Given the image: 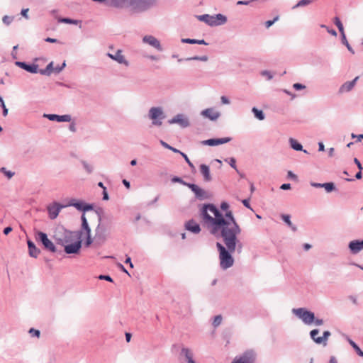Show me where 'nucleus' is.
Returning a JSON list of instances; mask_svg holds the SVG:
<instances>
[{
	"label": "nucleus",
	"mask_w": 363,
	"mask_h": 363,
	"mask_svg": "<svg viewBox=\"0 0 363 363\" xmlns=\"http://www.w3.org/2000/svg\"><path fill=\"white\" fill-rule=\"evenodd\" d=\"M201 216L211 234L216 236L220 235L223 238L228 250L220 242L216 243L220 265L223 269L230 268L234 263L231 253L235 251L238 244L240 251L242 249V245L237 238L241 233L240 226L231 212H228L224 218L213 204L203 205Z\"/></svg>",
	"instance_id": "1"
},
{
	"label": "nucleus",
	"mask_w": 363,
	"mask_h": 363,
	"mask_svg": "<svg viewBox=\"0 0 363 363\" xmlns=\"http://www.w3.org/2000/svg\"><path fill=\"white\" fill-rule=\"evenodd\" d=\"M82 233L62 230L55 233L57 242L65 247L67 254H77L82 247L81 236Z\"/></svg>",
	"instance_id": "2"
},
{
	"label": "nucleus",
	"mask_w": 363,
	"mask_h": 363,
	"mask_svg": "<svg viewBox=\"0 0 363 363\" xmlns=\"http://www.w3.org/2000/svg\"><path fill=\"white\" fill-rule=\"evenodd\" d=\"M292 313L301 319L305 324L311 325L315 320L314 313L304 308H294Z\"/></svg>",
	"instance_id": "3"
},
{
	"label": "nucleus",
	"mask_w": 363,
	"mask_h": 363,
	"mask_svg": "<svg viewBox=\"0 0 363 363\" xmlns=\"http://www.w3.org/2000/svg\"><path fill=\"white\" fill-rule=\"evenodd\" d=\"M35 236V240L37 241L41 242L46 250H50L52 252H56V247L55 245L50 239H48L47 235L45 233L37 231Z\"/></svg>",
	"instance_id": "4"
},
{
	"label": "nucleus",
	"mask_w": 363,
	"mask_h": 363,
	"mask_svg": "<svg viewBox=\"0 0 363 363\" xmlns=\"http://www.w3.org/2000/svg\"><path fill=\"white\" fill-rule=\"evenodd\" d=\"M149 116L155 125H161V120L164 118L162 110L159 107L151 108L149 111Z\"/></svg>",
	"instance_id": "5"
},
{
	"label": "nucleus",
	"mask_w": 363,
	"mask_h": 363,
	"mask_svg": "<svg viewBox=\"0 0 363 363\" xmlns=\"http://www.w3.org/2000/svg\"><path fill=\"white\" fill-rule=\"evenodd\" d=\"M319 330L318 329L312 330L310 333L311 337L317 344H322L324 346L327 345L328 337L330 336L329 331H325L323 336L315 337V335H318Z\"/></svg>",
	"instance_id": "6"
},
{
	"label": "nucleus",
	"mask_w": 363,
	"mask_h": 363,
	"mask_svg": "<svg viewBox=\"0 0 363 363\" xmlns=\"http://www.w3.org/2000/svg\"><path fill=\"white\" fill-rule=\"evenodd\" d=\"M65 206H62L57 202H54L49 206H48V211L49 213V217L51 219H55L57 217L60 210L64 208Z\"/></svg>",
	"instance_id": "7"
},
{
	"label": "nucleus",
	"mask_w": 363,
	"mask_h": 363,
	"mask_svg": "<svg viewBox=\"0 0 363 363\" xmlns=\"http://www.w3.org/2000/svg\"><path fill=\"white\" fill-rule=\"evenodd\" d=\"M254 360V354L251 352H246L242 356L236 357L232 363H253Z\"/></svg>",
	"instance_id": "8"
},
{
	"label": "nucleus",
	"mask_w": 363,
	"mask_h": 363,
	"mask_svg": "<svg viewBox=\"0 0 363 363\" xmlns=\"http://www.w3.org/2000/svg\"><path fill=\"white\" fill-rule=\"evenodd\" d=\"M74 206L79 211H86L92 209V206L89 204H86L83 201H77L76 199H72L69 203L66 206Z\"/></svg>",
	"instance_id": "9"
},
{
	"label": "nucleus",
	"mask_w": 363,
	"mask_h": 363,
	"mask_svg": "<svg viewBox=\"0 0 363 363\" xmlns=\"http://www.w3.org/2000/svg\"><path fill=\"white\" fill-rule=\"evenodd\" d=\"M82 229L85 230V234L86 235V240L85 242V245L86 247H89L92 243V239L91 238V229L88 225L87 220L85 218V216L83 215L82 216Z\"/></svg>",
	"instance_id": "10"
},
{
	"label": "nucleus",
	"mask_w": 363,
	"mask_h": 363,
	"mask_svg": "<svg viewBox=\"0 0 363 363\" xmlns=\"http://www.w3.org/2000/svg\"><path fill=\"white\" fill-rule=\"evenodd\" d=\"M184 184L187 186L195 194L196 196L199 199H203L206 196V191L200 188L199 186L194 184H188L183 182Z\"/></svg>",
	"instance_id": "11"
},
{
	"label": "nucleus",
	"mask_w": 363,
	"mask_h": 363,
	"mask_svg": "<svg viewBox=\"0 0 363 363\" xmlns=\"http://www.w3.org/2000/svg\"><path fill=\"white\" fill-rule=\"evenodd\" d=\"M231 140L230 138H218V139H208L206 140H203L201 142L203 145H209V146H216L222 145L224 143H227Z\"/></svg>",
	"instance_id": "12"
},
{
	"label": "nucleus",
	"mask_w": 363,
	"mask_h": 363,
	"mask_svg": "<svg viewBox=\"0 0 363 363\" xmlns=\"http://www.w3.org/2000/svg\"><path fill=\"white\" fill-rule=\"evenodd\" d=\"M143 42L147 43L148 45L154 47L157 50L161 51L162 50L160 41L152 35H145L143 39Z\"/></svg>",
	"instance_id": "13"
},
{
	"label": "nucleus",
	"mask_w": 363,
	"mask_h": 363,
	"mask_svg": "<svg viewBox=\"0 0 363 363\" xmlns=\"http://www.w3.org/2000/svg\"><path fill=\"white\" fill-rule=\"evenodd\" d=\"M201 115L203 117L210 119L211 121H216V119H218L219 118L220 113L216 111L214 108H206V109L203 110L201 112Z\"/></svg>",
	"instance_id": "14"
},
{
	"label": "nucleus",
	"mask_w": 363,
	"mask_h": 363,
	"mask_svg": "<svg viewBox=\"0 0 363 363\" xmlns=\"http://www.w3.org/2000/svg\"><path fill=\"white\" fill-rule=\"evenodd\" d=\"M169 123H178L182 127H187L189 125V121L183 115L179 114L169 121Z\"/></svg>",
	"instance_id": "15"
},
{
	"label": "nucleus",
	"mask_w": 363,
	"mask_h": 363,
	"mask_svg": "<svg viewBox=\"0 0 363 363\" xmlns=\"http://www.w3.org/2000/svg\"><path fill=\"white\" fill-rule=\"evenodd\" d=\"M16 64L17 66L26 70L28 72L37 73L38 72V66L37 65H27L26 63L23 62H16Z\"/></svg>",
	"instance_id": "16"
},
{
	"label": "nucleus",
	"mask_w": 363,
	"mask_h": 363,
	"mask_svg": "<svg viewBox=\"0 0 363 363\" xmlns=\"http://www.w3.org/2000/svg\"><path fill=\"white\" fill-rule=\"evenodd\" d=\"M108 56L111 58L112 60H114L117 61L120 64H124L125 65H128V62L125 60V57L122 55V50H118L116 52L115 55H112L108 53Z\"/></svg>",
	"instance_id": "17"
},
{
	"label": "nucleus",
	"mask_w": 363,
	"mask_h": 363,
	"mask_svg": "<svg viewBox=\"0 0 363 363\" xmlns=\"http://www.w3.org/2000/svg\"><path fill=\"white\" fill-rule=\"evenodd\" d=\"M349 248L353 254H357L359 251L363 249V240L362 241L359 240H353L351 241L349 244Z\"/></svg>",
	"instance_id": "18"
},
{
	"label": "nucleus",
	"mask_w": 363,
	"mask_h": 363,
	"mask_svg": "<svg viewBox=\"0 0 363 363\" xmlns=\"http://www.w3.org/2000/svg\"><path fill=\"white\" fill-rule=\"evenodd\" d=\"M185 228L194 233H199L201 231L200 225L194 220H190L185 223Z\"/></svg>",
	"instance_id": "19"
},
{
	"label": "nucleus",
	"mask_w": 363,
	"mask_h": 363,
	"mask_svg": "<svg viewBox=\"0 0 363 363\" xmlns=\"http://www.w3.org/2000/svg\"><path fill=\"white\" fill-rule=\"evenodd\" d=\"M50 121H56L58 122H69L71 121V116L69 115L58 116L55 114L45 115Z\"/></svg>",
	"instance_id": "20"
},
{
	"label": "nucleus",
	"mask_w": 363,
	"mask_h": 363,
	"mask_svg": "<svg viewBox=\"0 0 363 363\" xmlns=\"http://www.w3.org/2000/svg\"><path fill=\"white\" fill-rule=\"evenodd\" d=\"M359 79V77H355L352 81L351 82H347L344 83L341 87L340 88V93H345L350 91L355 85V83L357 80Z\"/></svg>",
	"instance_id": "21"
},
{
	"label": "nucleus",
	"mask_w": 363,
	"mask_h": 363,
	"mask_svg": "<svg viewBox=\"0 0 363 363\" xmlns=\"http://www.w3.org/2000/svg\"><path fill=\"white\" fill-rule=\"evenodd\" d=\"M28 247L29 250V255L31 257H37L40 254V250L37 248L35 244L30 240L28 241Z\"/></svg>",
	"instance_id": "22"
},
{
	"label": "nucleus",
	"mask_w": 363,
	"mask_h": 363,
	"mask_svg": "<svg viewBox=\"0 0 363 363\" xmlns=\"http://www.w3.org/2000/svg\"><path fill=\"white\" fill-rule=\"evenodd\" d=\"M200 172L203 174L205 181L209 182L211 180V176L208 166L206 164H201L200 166Z\"/></svg>",
	"instance_id": "23"
},
{
	"label": "nucleus",
	"mask_w": 363,
	"mask_h": 363,
	"mask_svg": "<svg viewBox=\"0 0 363 363\" xmlns=\"http://www.w3.org/2000/svg\"><path fill=\"white\" fill-rule=\"evenodd\" d=\"M198 18H199V20L205 22L210 26H216V23L214 21L213 16L205 14V15L199 16Z\"/></svg>",
	"instance_id": "24"
},
{
	"label": "nucleus",
	"mask_w": 363,
	"mask_h": 363,
	"mask_svg": "<svg viewBox=\"0 0 363 363\" xmlns=\"http://www.w3.org/2000/svg\"><path fill=\"white\" fill-rule=\"evenodd\" d=\"M182 352L184 354V356L187 360V363H196L193 360L192 354L189 349L184 348V349H182Z\"/></svg>",
	"instance_id": "25"
},
{
	"label": "nucleus",
	"mask_w": 363,
	"mask_h": 363,
	"mask_svg": "<svg viewBox=\"0 0 363 363\" xmlns=\"http://www.w3.org/2000/svg\"><path fill=\"white\" fill-rule=\"evenodd\" d=\"M213 18L216 23V26L224 24L227 21L226 17L222 14L213 16Z\"/></svg>",
	"instance_id": "26"
},
{
	"label": "nucleus",
	"mask_w": 363,
	"mask_h": 363,
	"mask_svg": "<svg viewBox=\"0 0 363 363\" xmlns=\"http://www.w3.org/2000/svg\"><path fill=\"white\" fill-rule=\"evenodd\" d=\"M334 23L337 27L339 31L341 33V35L345 34L343 25L338 17H335L334 18Z\"/></svg>",
	"instance_id": "27"
},
{
	"label": "nucleus",
	"mask_w": 363,
	"mask_h": 363,
	"mask_svg": "<svg viewBox=\"0 0 363 363\" xmlns=\"http://www.w3.org/2000/svg\"><path fill=\"white\" fill-rule=\"evenodd\" d=\"M290 144L293 149L296 150H302V145L300 143H298L296 140L291 138Z\"/></svg>",
	"instance_id": "28"
},
{
	"label": "nucleus",
	"mask_w": 363,
	"mask_h": 363,
	"mask_svg": "<svg viewBox=\"0 0 363 363\" xmlns=\"http://www.w3.org/2000/svg\"><path fill=\"white\" fill-rule=\"evenodd\" d=\"M252 112L254 113L256 118H257L259 120H264V115L262 111L258 110L256 108H252Z\"/></svg>",
	"instance_id": "29"
},
{
	"label": "nucleus",
	"mask_w": 363,
	"mask_h": 363,
	"mask_svg": "<svg viewBox=\"0 0 363 363\" xmlns=\"http://www.w3.org/2000/svg\"><path fill=\"white\" fill-rule=\"evenodd\" d=\"M282 219L283 220L287 223V225L291 227L292 228L293 230H296V228L294 227L292 224V223L291 222V220H290V216L289 215H282Z\"/></svg>",
	"instance_id": "30"
},
{
	"label": "nucleus",
	"mask_w": 363,
	"mask_h": 363,
	"mask_svg": "<svg viewBox=\"0 0 363 363\" xmlns=\"http://www.w3.org/2000/svg\"><path fill=\"white\" fill-rule=\"evenodd\" d=\"M220 208L222 211H225V215H223L220 212H219L224 218L225 217L226 213L228 212H231L233 213V212L231 211L228 210L229 205L227 202H222L220 204ZM218 211H220L218 210Z\"/></svg>",
	"instance_id": "31"
},
{
	"label": "nucleus",
	"mask_w": 363,
	"mask_h": 363,
	"mask_svg": "<svg viewBox=\"0 0 363 363\" xmlns=\"http://www.w3.org/2000/svg\"><path fill=\"white\" fill-rule=\"evenodd\" d=\"M321 187L324 188L327 192H330L335 189L334 184L332 182L324 183L321 185Z\"/></svg>",
	"instance_id": "32"
},
{
	"label": "nucleus",
	"mask_w": 363,
	"mask_h": 363,
	"mask_svg": "<svg viewBox=\"0 0 363 363\" xmlns=\"http://www.w3.org/2000/svg\"><path fill=\"white\" fill-rule=\"evenodd\" d=\"M342 42L344 45H346L347 48L348 49L349 51H350L352 54L354 53V50H352V48L350 47L347 38H346V36H345V34H343L342 35Z\"/></svg>",
	"instance_id": "33"
},
{
	"label": "nucleus",
	"mask_w": 363,
	"mask_h": 363,
	"mask_svg": "<svg viewBox=\"0 0 363 363\" xmlns=\"http://www.w3.org/2000/svg\"><path fill=\"white\" fill-rule=\"evenodd\" d=\"M312 2L311 0H301L299 1L297 4H296L294 6V9H296V8H298V7H300V6H306V5H308L310 4Z\"/></svg>",
	"instance_id": "34"
},
{
	"label": "nucleus",
	"mask_w": 363,
	"mask_h": 363,
	"mask_svg": "<svg viewBox=\"0 0 363 363\" xmlns=\"http://www.w3.org/2000/svg\"><path fill=\"white\" fill-rule=\"evenodd\" d=\"M222 320H223V318L220 315H216L215 318H214V320H213V325L215 328L218 327V325H220L221 322H222Z\"/></svg>",
	"instance_id": "35"
},
{
	"label": "nucleus",
	"mask_w": 363,
	"mask_h": 363,
	"mask_svg": "<svg viewBox=\"0 0 363 363\" xmlns=\"http://www.w3.org/2000/svg\"><path fill=\"white\" fill-rule=\"evenodd\" d=\"M104 231H105V229H104V226L99 223L96 229V234L101 235L104 233Z\"/></svg>",
	"instance_id": "36"
},
{
	"label": "nucleus",
	"mask_w": 363,
	"mask_h": 363,
	"mask_svg": "<svg viewBox=\"0 0 363 363\" xmlns=\"http://www.w3.org/2000/svg\"><path fill=\"white\" fill-rule=\"evenodd\" d=\"M279 19V16H276L273 20L272 21H267L265 22V26L266 27L268 28H269L271 26H272L277 21H278Z\"/></svg>",
	"instance_id": "37"
},
{
	"label": "nucleus",
	"mask_w": 363,
	"mask_h": 363,
	"mask_svg": "<svg viewBox=\"0 0 363 363\" xmlns=\"http://www.w3.org/2000/svg\"><path fill=\"white\" fill-rule=\"evenodd\" d=\"M61 22L66 23H73V24H77L78 21L76 20H72L70 18H62L60 20Z\"/></svg>",
	"instance_id": "38"
},
{
	"label": "nucleus",
	"mask_w": 363,
	"mask_h": 363,
	"mask_svg": "<svg viewBox=\"0 0 363 363\" xmlns=\"http://www.w3.org/2000/svg\"><path fill=\"white\" fill-rule=\"evenodd\" d=\"M111 4L115 6H122V4L125 1V0H111Z\"/></svg>",
	"instance_id": "39"
},
{
	"label": "nucleus",
	"mask_w": 363,
	"mask_h": 363,
	"mask_svg": "<svg viewBox=\"0 0 363 363\" xmlns=\"http://www.w3.org/2000/svg\"><path fill=\"white\" fill-rule=\"evenodd\" d=\"M353 347L355 349L357 353L361 356L363 357V352L360 350V348L354 342L352 343Z\"/></svg>",
	"instance_id": "40"
},
{
	"label": "nucleus",
	"mask_w": 363,
	"mask_h": 363,
	"mask_svg": "<svg viewBox=\"0 0 363 363\" xmlns=\"http://www.w3.org/2000/svg\"><path fill=\"white\" fill-rule=\"evenodd\" d=\"M180 154L182 155V157L185 159L186 162L188 163V164L191 167L194 168V164L191 162L189 159L188 158L187 155L183 152H180Z\"/></svg>",
	"instance_id": "41"
},
{
	"label": "nucleus",
	"mask_w": 363,
	"mask_h": 363,
	"mask_svg": "<svg viewBox=\"0 0 363 363\" xmlns=\"http://www.w3.org/2000/svg\"><path fill=\"white\" fill-rule=\"evenodd\" d=\"M182 41L185 43H190V44H196L197 41L195 39H190V38H184L182 39Z\"/></svg>",
	"instance_id": "42"
},
{
	"label": "nucleus",
	"mask_w": 363,
	"mask_h": 363,
	"mask_svg": "<svg viewBox=\"0 0 363 363\" xmlns=\"http://www.w3.org/2000/svg\"><path fill=\"white\" fill-rule=\"evenodd\" d=\"M29 333H30L31 335H33H33H35V336H36V337H38L40 336V331H39V330H35V329H33V328L30 329V330H29Z\"/></svg>",
	"instance_id": "43"
},
{
	"label": "nucleus",
	"mask_w": 363,
	"mask_h": 363,
	"mask_svg": "<svg viewBox=\"0 0 363 363\" xmlns=\"http://www.w3.org/2000/svg\"><path fill=\"white\" fill-rule=\"evenodd\" d=\"M2 20H3V22L5 24L9 25L11 23V21H12V18H11V17H9L8 16H4Z\"/></svg>",
	"instance_id": "44"
},
{
	"label": "nucleus",
	"mask_w": 363,
	"mask_h": 363,
	"mask_svg": "<svg viewBox=\"0 0 363 363\" xmlns=\"http://www.w3.org/2000/svg\"><path fill=\"white\" fill-rule=\"evenodd\" d=\"M293 87L296 89V90H300V89H305V86L301 84H299V83H296L293 85Z\"/></svg>",
	"instance_id": "45"
},
{
	"label": "nucleus",
	"mask_w": 363,
	"mask_h": 363,
	"mask_svg": "<svg viewBox=\"0 0 363 363\" xmlns=\"http://www.w3.org/2000/svg\"><path fill=\"white\" fill-rule=\"evenodd\" d=\"M1 171L5 173V174L8 177L9 179L11 178L13 175V173L10 171H6L5 168H1Z\"/></svg>",
	"instance_id": "46"
},
{
	"label": "nucleus",
	"mask_w": 363,
	"mask_h": 363,
	"mask_svg": "<svg viewBox=\"0 0 363 363\" xmlns=\"http://www.w3.org/2000/svg\"><path fill=\"white\" fill-rule=\"evenodd\" d=\"M100 279H105L106 281H113L111 277L109 276H106V275H100L99 277Z\"/></svg>",
	"instance_id": "47"
},
{
	"label": "nucleus",
	"mask_w": 363,
	"mask_h": 363,
	"mask_svg": "<svg viewBox=\"0 0 363 363\" xmlns=\"http://www.w3.org/2000/svg\"><path fill=\"white\" fill-rule=\"evenodd\" d=\"M354 163L357 164V167H358L359 170L362 171V169H363V167H362V164H361L360 162L358 160V159H357V158H354Z\"/></svg>",
	"instance_id": "48"
},
{
	"label": "nucleus",
	"mask_w": 363,
	"mask_h": 363,
	"mask_svg": "<svg viewBox=\"0 0 363 363\" xmlns=\"http://www.w3.org/2000/svg\"><path fill=\"white\" fill-rule=\"evenodd\" d=\"M29 9H22L21 11V15L23 16H24L26 18H28V12Z\"/></svg>",
	"instance_id": "49"
},
{
	"label": "nucleus",
	"mask_w": 363,
	"mask_h": 363,
	"mask_svg": "<svg viewBox=\"0 0 363 363\" xmlns=\"http://www.w3.org/2000/svg\"><path fill=\"white\" fill-rule=\"evenodd\" d=\"M235 162H236V160L235 158L232 157L230 158V165L234 168V169H236V165H235Z\"/></svg>",
	"instance_id": "50"
},
{
	"label": "nucleus",
	"mask_w": 363,
	"mask_h": 363,
	"mask_svg": "<svg viewBox=\"0 0 363 363\" xmlns=\"http://www.w3.org/2000/svg\"><path fill=\"white\" fill-rule=\"evenodd\" d=\"M220 99H221V102L223 104H228L230 103L228 99L224 96H221Z\"/></svg>",
	"instance_id": "51"
},
{
	"label": "nucleus",
	"mask_w": 363,
	"mask_h": 363,
	"mask_svg": "<svg viewBox=\"0 0 363 363\" xmlns=\"http://www.w3.org/2000/svg\"><path fill=\"white\" fill-rule=\"evenodd\" d=\"M283 190H287L291 189V184H284L280 187Z\"/></svg>",
	"instance_id": "52"
},
{
	"label": "nucleus",
	"mask_w": 363,
	"mask_h": 363,
	"mask_svg": "<svg viewBox=\"0 0 363 363\" xmlns=\"http://www.w3.org/2000/svg\"><path fill=\"white\" fill-rule=\"evenodd\" d=\"M315 325H322L323 324V320L322 319H315L313 321Z\"/></svg>",
	"instance_id": "53"
},
{
	"label": "nucleus",
	"mask_w": 363,
	"mask_h": 363,
	"mask_svg": "<svg viewBox=\"0 0 363 363\" xmlns=\"http://www.w3.org/2000/svg\"><path fill=\"white\" fill-rule=\"evenodd\" d=\"M12 231V228L11 227H6L4 228V233L5 235H8L9 233H11Z\"/></svg>",
	"instance_id": "54"
},
{
	"label": "nucleus",
	"mask_w": 363,
	"mask_h": 363,
	"mask_svg": "<svg viewBox=\"0 0 363 363\" xmlns=\"http://www.w3.org/2000/svg\"><path fill=\"white\" fill-rule=\"evenodd\" d=\"M288 177L290 178H292L294 179H296L297 177L296 174H294L291 171L288 172Z\"/></svg>",
	"instance_id": "55"
},
{
	"label": "nucleus",
	"mask_w": 363,
	"mask_h": 363,
	"mask_svg": "<svg viewBox=\"0 0 363 363\" xmlns=\"http://www.w3.org/2000/svg\"><path fill=\"white\" fill-rule=\"evenodd\" d=\"M349 298L354 304H357V298L355 296H350Z\"/></svg>",
	"instance_id": "56"
},
{
	"label": "nucleus",
	"mask_w": 363,
	"mask_h": 363,
	"mask_svg": "<svg viewBox=\"0 0 363 363\" xmlns=\"http://www.w3.org/2000/svg\"><path fill=\"white\" fill-rule=\"evenodd\" d=\"M125 263H127V264H130V267L131 268H133V263L131 262V259H130V257H127V258H126V259H125Z\"/></svg>",
	"instance_id": "57"
},
{
	"label": "nucleus",
	"mask_w": 363,
	"mask_h": 363,
	"mask_svg": "<svg viewBox=\"0 0 363 363\" xmlns=\"http://www.w3.org/2000/svg\"><path fill=\"white\" fill-rule=\"evenodd\" d=\"M103 199L104 200H108V194L106 192V188H104V190L103 191Z\"/></svg>",
	"instance_id": "58"
},
{
	"label": "nucleus",
	"mask_w": 363,
	"mask_h": 363,
	"mask_svg": "<svg viewBox=\"0 0 363 363\" xmlns=\"http://www.w3.org/2000/svg\"><path fill=\"white\" fill-rule=\"evenodd\" d=\"M318 146H319V151H324L325 147H324V145L323 143H319Z\"/></svg>",
	"instance_id": "59"
},
{
	"label": "nucleus",
	"mask_w": 363,
	"mask_h": 363,
	"mask_svg": "<svg viewBox=\"0 0 363 363\" xmlns=\"http://www.w3.org/2000/svg\"><path fill=\"white\" fill-rule=\"evenodd\" d=\"M69 130L71 131H72V132H75L76 131V127H75V125L74 123L70 124Z\"/></svg>",
	"instance_id": "60"
},
{
	"label": "nucleus",
	"mask_w": 363,
	"mask_h": 363,
	"mask_svg": "<svg viewBox=\"0 0 363 363\" xmlns=\"http://www.w3.org/2000/svg\"><path fill=\"white\" fill-rule=\"evenodd\" d=\"M45 41L49 42V43H55L57 41V40L54 39V38H47L45 39Z\"/></svg>",
	"instance_id": "61"
},
{
	"label": "nucleus",
	"mask_w": 363,
	"mask_h": 363,
	"mask_svg": "<svg viewBox=\"0 0 363 363\" xmlns=\"http://www.w3.org/2000/svg\"><path fill=\"white\" fill-rule=\"evenodd\" d=\"M123 184H124V185H125L128 189H129V188H130V182H128V181H127V180H125V179H123Z\"/></svg>",
	"instance_id": "62"
},
{
	"label": "nucleus",
	"mask_w": 363,
	"mask_h": 363,
	"mask_svg": "<svg viewBox=\"0 0 363 363\" xmlns=\"http://www.w3.org/2000/svg\"><path fill=\"white\" fill-rule=\"evenodd\" d=\"M355 177L357 179H360L362 178V171H359L356 175H355Z\"/></svg>",
	"instance_id": "63"
},
{
	"label": "nucleus",
	"mask_w": 363,
	"mask_h": 363,
	"mask_svg": "<svg viewBox=\"0 0 363 363\" xmlns=\"http://www.w3.org/2000/svg\"><path fill=\"white\" fill-rule=\"evenodd\" d=\"M330 363H338V362L335 357H331L330 359Z\"/></svg>",
	"instance_id": "64"
}]
</instances>
